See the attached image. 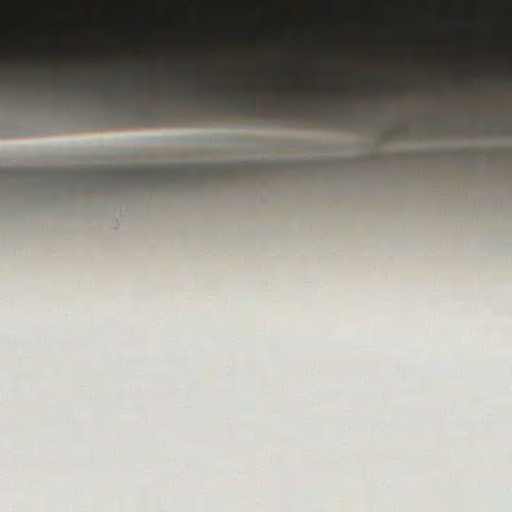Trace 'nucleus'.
Returning a JSON list of instances; mask_svg holds the SVG:
<instances>
[{
	"instance_id": "1",
	"label": "nucleus",
	"mask_w": 512,
	"mask_h": 512,
	"mask_svg": "<svg viewBox=\"0 0 512 512\" xmlns=\"http://www.w3.org/2000/svg\"><path fill=\"white\" fill-rule=\"evenodd\" d=\"M190 83L125 82L122 78L73 80L53 79L51 88L69 96H86L108 105L105 125L110 127L130 126H190L198 120L186 106L174 104L146 103L136 96L150 100L169 102L222 101L232 104L238 112L248 117L272 120L277 124L301 128H336L341 122L336 119L343 111L324 104L290 102L282 86H265L274 97L270 104H260L253 92H241L237 83L228 77L197 76Z\"/></svg>"
},
{
	"instance_id": "2",
	"label": "nucleus",
	"mask_w": 512,
	"mask_h": 512,
	"mask_svg": "<svg viewBox=\"0 0 512 512\" xmlns=\"http://www.w3.org/2000/svg\"><path fill=\"white\" fill-rule=\"evenodd\" d=\"M250 163L92 165L69 168H0V186L33 188L170 187L231 183L252 171Z\"/></svg>"
},
{
	"instance_id": "3",
	"label": "nucleus",
	"mask_w": 512,
	"mask_h": 512,
	"mask_svg": "<svg viewBox=\"0 0 512 512\" xmlns=\"http://www.w3.org/2000/svg\"><path fill=\"white\" fill-rule=\"evenodd\" d=\"M401 130L402 128H396L394 131H393V134L395 135H399L401 133Z\"/></svg>"
},
{
	"instance_id": "4",
	"label": "nucleus",
	"mask_w": 512,
	"mask_h": 512,
	"mask_svg": "<svg viewBox=\"0 0 512 512\" xmlns=\"http://www.w3.org/2000/svg\"><path fill=\"white\" fill-rule=\"evenodd\" d=\"M338 76L343 77V76H344V74H343L342 72H339V73H338Z\"/></svg>"
}]
</instances>
